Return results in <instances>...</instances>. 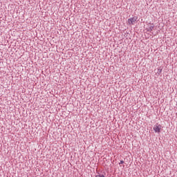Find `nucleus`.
<instances>
[{
  "instance_id": "1",
  "label": "nucleus",
  "mask_w": 177,
  "mask_h": 177,
  "mask_svg": "<svg viewBox=\"0 0 177 177\" xmlns=\"http://www.w3.org/2000/svg\"><path fill=\"white\" fill-rule=\"evenodd\" d=\"M161 129H162L161 124H156L153 126V131L156 133H160V132H161Z\"/></svg>"
},
{
  "instance_id": "2",
  "label": "nucleus",
  "mask_w": 177,
  "mask_h": 177,
  "mask_svg": "<svg viewBox=\"0 0 177 177\" xmlns=\"http://www.w3.org/2000/svg\"><path fill=\"white\" fill-rule=\"evenodd\" d=\"M138 20V18L136 17H133L131 18H129L127 21L128 25L129 26H132V24H134V23Z\"/></svg>"
},
{
  "instance_id": "3",
  "label": "nucleus",
  "mask_w": 177,
  "mask_h": 177,
  "mask_svg": "<svg viewBox=\"0 0 177 177\" xmlns=\"http://www.w3.org/2000/svg\"><path fill=\"white\" fill-rule=\"evenodd\" d=\"M120 165H121V164H124V160H120V163H119Z\"/></svg>"
},
{
  "instance_id": "4",
  "label": "nucleus",
  "mask_w": 177,
  "mask_h": 177,
  "mask_svg": "<svg viewBox=\"0 0 177 177\" xmlns=\"http://www.w3.org/2000/svg\"><path fill=\"white\" fill-rule=\"evenodd\" d=\"M95 177H104V176L101 175V176H96Z\"/></svg>"
},
{
  "instance_id": "5",
  "label": "nucleus",
  "mask_w": 177,
  "mask_h": 177,
  "mask_svg": "<svg viewBox=\"0 0 177 177\" xmlns=\"http://www.w3.org/2000/svg\"><path fill=\"white\" fill-rule=\"evenodd\" d=\"M152 28H154V26H151L150 29L151 30Z\"/></svg>"
}]
</instances>
